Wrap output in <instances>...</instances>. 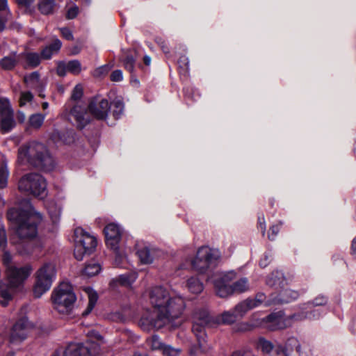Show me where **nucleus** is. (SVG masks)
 Returning <instances> with one entry per match:
<instances>
[{"mask_svg": "<svg viewBox=\"0 0 356 356\" xmlns=\"http://www.w3.org/2000/svg\"><path fill=\"white\" fill-rule=\"evenodd\" d=\"M68 72L77 75L82 70L81 64L78 60H72L67 63Z\"/></svg>", "mask_w": 356, "mask_h": 356, "instance_id": "43", "label": "nucleus"}, {"mask_svg": "<svg viewBox=\"0 0 356 356\" xmlns=\"http://www.w3.org/2000/svg\"><path fill=\"white\" fill-rule=\"evenodd\" d=\"M7 245V236L4 227L0 225V248L4 250Z\"/></svg>", "mask_w": 356, "mask_h": 356, "instance_id": "52", "label": "nucleus"}, {"mask_svg": "<svg viewBox=\"0 0 356 356\" xmlns=\"http://www.w3.org/2000/svg\"><path fill=\"white\" fill-rule=\"evenodd\" d=\"M155 253L156 250L154 248H150L149 246L137 245L136 254L140 262L143 264H152L154 261Z\"/></svg>", "mask_w": 356, "mask_h": 356, "instance_id": "24", "label": "nucleus"}, {"mask_svg": "<svg viewBox=\"0 0 356 356\" xmlns=\"http://www.w3.org/2000/svg\"><path fill=\"white\" fill-rule=\"evenodd\" d=\"M32 267L29 265L24 266H10L5 269L4 286L8 289L15 293L23 290L24 283L32 272Z\"/></svg>", "mask_w": 356, "mask_h": 356, "instance_id": "8", "label": "nucleus"}, {"mask_svg": "<svg viewBox=\"0 0 356 356\" xmlns=\"http://www.w3.org/2000/svg\"><path fill=\"white\" fill-rule=\"evenodd\" d=\"M67 64L65 62H60L58 63L57 67V74L60 76H64L67 72H68L67 70Z\"/></svg>", "mask_w": 356, "mask_h": 356, "instance_id": "57", "label": "nucleus"}, {"mask_svg": "<svg viewBox=\"0 0 356 356\" xmlns=\"http://www.w3.org/2000/svg\"><path fill=\"white\" fill-rule=\"evenodd\" d=\"M20 61V54L12 51L9 55L0 59V67L6 70H13Z\"/></svg>", "mask_w": 356, "mask_h": 356, "instance_id": "26", "label": "nucleus"}, {"mask_svg": "<svg viewBox=\"0 0 356 356\" xmlns=\"http://www.w3.org/2000/svg\"><path fill=\"white\" fill-rule=\"evenodd\" d=\"M186 286L188 291L193 294H200L204 290L202 282L195 276H192L186 280Z\"/></svg>", "mask_w": 356, "mask_h": 356, "instance_id": "27", "label": "nucleus"}, {"mask_svg": "<svg viewBox=\"0 0 356 356\" xmlns=\"http://www.w3.org/2000/svg\"><path fill=\"white\" fill-rule=\"evenodd\" d=\"M62 46V43L60 40L56 39L54 42L47 46L41 52V57L44 59H49L51 58L54 54L57 53Z\"/></svg>", "mask_w": 356, "mask_h": 356, "instance_id": "31", "label": "nucleus"}, {"mask_svg": "<svg viewBox=\"0 0 356 356\" xmlns=\"http://www.w3.org/2000/svg\"><path fill=\"white\" fill-rule=\"evenodd\" d=\"M257 348L264 353H268L273 350V346L270 341L264 338H260L257 342Z\"/></svg>", "mask_w": 356, "mask_h": 356, "instance_id": "45", "label": "nucleus"}, {"mask_svg": "<svg viewBox=\"0 0 356 356\" xmlns=\"http://www.w3.org/2000/svg\"><path fill=\"white\" fill-rule=\"evenodd\" d=\"M156 42L161 47L164 54H167L170 53L167 42L163 38H156Z\"/></svg>", "mask_w": 356, "mask_h": 356, "instance_id": "58", "label": "nucleus"}, {"mask_svg": "<svg viewBox=\"0 0 356 356\" xmlns=\"http://www.w3.org/2000/svg\"><path fill=\"white\" fill-rule=\"evenodd\" d=\"M278 356H300V344L295 337L289 338L284 347L277 350Z\"/></svg>", "mask_w": 356, "mask_h": 356, "instance_id": "19", "label": "nucleus"}, {"mask_svg": "<svg viewBox=\"0 0 356 356\" xmlns=\"http://www.w3.org/2000/svg\"><path fill=\"white\" fill-rule=\"evenodd\" d=\"M161 351L164 356H179L181 353L179 348H175L170 345H165Z\"/></svg>", "mask_w": 356, "mask_h": 356, "instance_id": "48", "label": "nucleus"}, {"mask_svg": "<svg viewBox=\"0 0 356 356\" xmlns=\"http://www.w3.org/2000/svg\"><path fill=\"white\" fill-rule=\"evenodd\" d=\"M104 233L106 245L115 252V262L118 263V249L121 239V229L118 225L110 223L104 228Z\"/></svg>", "mask_w": 356, "mask_h": 356, "instance_id": "16", "label": "nucleus"}, {"mask_svg": "<svg viewBox=\"0 0 356 356\" xmlns=\"http://www.w3.org/2000/svg\"><path fill=\"white\" fill-rule=\"evenodd\" d=\"M79 11V7L74 4L67 10L66 17L69 19H74L77 16Z\"/></svg>", "mask_w": 356, "mask_h": 356, "instance_id": "55", "label": "nucleus"}, {"mask_svg": "<svg viewBox=\"0 0 356 356\" xmlns=\"http://www.w3.org/2000/svg\"><path fill=\"white\" fill-rule=\"evenodd\" d=\"M258 224L259 227L262 232V234L264 235L266 232V223L264 217H259L258 218Z\"/></svg>", "mask_w": 356, "mask_h": 356, "instance_id": "63", "label": "nucleus"}, {"mask_svg": "<svg viewBox=\"0 0 356 356\" xmlns=\"http://www.w3.org/2000/svg\"><path fill=\"white\" fill-rule=\"evenodd\" d=\"M62 36L67 40H73V35L72 31L66 27L60 29Z\"/></svg>", "mask_w": 356, "mask_h": 356, "instance_id": "61", "label": "nucleus"}, {"mask_svg": "<svg viewBox=\"0 0 356 356\" xmlns=\"http://www.w3.org/2000/svg\"><path fill=\"white\" fill-rule=\"evenodd\" d=\"M254 308L250 302V298L240 302L234 308L237 316L241 318L243 317L248 311Z\"/></svg>", "mask_w": 356, "mask_h": 356, "instance_id": "32", "label": "nucleus"}, {"mask_svg": "<svg viewBox=\"0 0 356 356\" xmlns=\"http://www.w3.org/2000/svg\"><path fill=\"white\" fill-rule=\"evenodd\" d=\"M250 290V284L247 277H241L231 284L227 292H222V296H231L234 293H242Z\"/></svg>", "mask_w": 356, "mask_h": 356, "instance_id": "23", "label": "nucleus"}, {"mask_svg": "<svg viewBox=\"0 0 356 356\" xmlns=\"http://www.w3.org/2000/svg\"><path fill=\"white\" fill-rule=\"evenodd\" d=\"M254 323H253L251 325H250L248 323H240L238 325V330H240V331H246V330H250L252 327H254L253 325Z\"/></svg>", "mask_w": 356, "mask_h": 356, "instance_id": "64", "label": "nucleus"}, {"mask_svg": "<svg viewBox=\"0 0 356 356\" xmlns=\"http://www.w3.org/2000/svg\"><path fill=\"white\" fill-rule=\"evenodd\" d=\"M86 292L88 293L89 300L86 310L83 312V316H87L92 312L98 299L97 293L95 291L88 289Z\"/></svg>", "mask_w": 356, "mask_h": 356, "instance_id": "36", "label": "nucleus"}, {"mask_svg": "<svg viewBox=\"0 0 356 356\" xmlns=\"http://www.w3.org/2000/svg\"><path fill=\"white\" fill-rule=\"evenodd\" d=\"M2 261L3 265L5 266V269H7V268L9 267L10 266H16L15 264L12 263V257L10 254L7 251H5L3 254Z\"/></svg>", "mask_w": 356, "mask_h": 356, "instance_id": "56", "label": "nucleus"}, {"mask_svg": "<svg viewBox=\"0 0 356 356\" xmlns=\"http://www.w3.org/2000/svg\"><path fill=\"white\" fill-rule=\"evenodd\" d=\"M123 63L124 68L128 70L131 74L134 72L135 58L131 54H127L120 58Z\"/></svg>", "mask_w": 356, "mask_h": 356, "instance_id": "40", "label": "nucleus"}, {"mask_svg": "<svg viewBox=\"0 0 356 356\" xmlns=\"http://www.w3.org/2000/svg\"><path fill=\"white\" fill-rule=\"evenodd\" d=\"M49 216L54 223H56L60 220V209H55V210H52L51 209H49L48 210Z\"/></svg>", "mask_w": 356, "mask_h": 356, "instance_id": "54", "label": "nucleus"}, {"mask_svg": "<svg viewBox=\"0 0 356 356\" xmlns=\"http://www.w3.org/2000/svg\"><path fill=\"white\" fill-rule=\"evenodd\" d=\"M34 327V325L26 317L19 319L12 327L10 340L11 343H21L24 341Z\"/></svg>", "mask_w": 356, "mask_h": 356, "instance_id": "13", "label": "nucleus"}, {"mask_svg": "<svg viewBox=\"0 0 356 356\" xmlns=\"http://www.w3.org/2000/svg\"><path fill=\"white\" fill-rule=\"evenodd\" d=\"M17 161L20 165L29 164L45 171L51 170L54 161L47 147L42 143L31 141L18 149Z\"/></svg>", "mask_w": 356, "mask_h": 356, "instance_id": "3", "label": "nucleus"}, {"mask_svg": "<svg viewBox=\"0 0 356 356\" xmlns=\"http://www.w3.org/2000/svg\"><path fill=\"white\" fill-rule=\"evenodd\" d=\"M33 95L31 92H21L20 98H19V106H23L26 105L28 102H31L33 99Z\"/></svg>", "mask_w": 356, "mask_h": 356, "instance_id": "50", "label": "nucleus"}, {"mask_svg": "<svg viewBox=\"0 0 356 356\" xmlns=\"http://www.w3.org/2000/svg\"><path fill=\"white\" fill-rule=\"evenodd\" d=\"M51 299L56 310L61 314H68L74 307L76 296L72 284L63 282L54 289Z\"/></svg>", "mask_w": 356, "mask_h": 356, "instance_id": "4", "label": "nucleus"}, {"mask_svg": "<svg viewBox=\"0 0 356 356\" xmlns=\"http://www.w3.org/2000/svg\"><path fill=\"white\" fill-rule=\"evenodd\" d=\"M111 70V67L108 65H104L97 67L94 72V76H102L106 74Z\"/></svg>", "mask_w": 356, "mask_h": 356, "instance_id": "53", "label": "nucleus"}, {"mask_svg": "<svg viewBox=\"0 0 356 356\" xmlns=\"http://www.w3.org/2000/svg\"><path fill=\"white\" fill-rule=\"evenodd\" d=\"M86 107L81 102H77L70 109V114L76 124V127L82 129L90 122V118Z\"/></svg>", "mask_w": 356, "mask_h": 356, "instance_id": "17", "label": "nucleus"}, {"mask_svg": "<svg viewBox=\"0 0 356 356\" xmlns=\"http://www.w3.org/2000/svg\"><path fill=\"white\" fill-rule=\"evenodd\" d=\"M16 293H17L8 289V288L4 286L3 282H0V296L3 298V300L0 301V305L2 307H7L9 301L13 299L14 295Z\"/></svg>", "mask_w": 356, "mask_h": 356, "instance_id": "34", "label": "nucleus"}, {"mask_svg": "<svg viewBox=\"0 0 356 356\" xmlns=\"http://www.w3.org/2000/svg\"><path fill=\"white\" fill-rule=\"evenodd\" d=\"M46 188L45 179L38 173L25 175L18 183V188L20 191L40 198H43L47 195Z\"/></svg>", "mask_w": 356, "mask_h": 356, "instance_id": "9", "label": "nucleus"}, {"mask_svg": "<svg viewBox=\"0 0 356 356\" xmlns=\"http://www.w3.org/2000/svg\"><path fill=\"white\" fill-rule=\"evenodd\" d=\"M89 339L84 343H71L65 348L63 356H97L100 352L103 337L96 331H90Z\"/></svg>", "mask_w": 356, "mask_h": 356, "instance_id": "5", "label": "nucleus"}, {"mask_svg": "<svg viewBox=\"0 0 356 356\" xmlns=\"http://www.w3.org/2000/svg\"><path fill=\"white\" fill-rule=\"evenodd\" d=\"M315 307L311 306L309 309H304V304L302 305L300 311L293 314V318L296 321H302L305 320H318L323 314V312L320 309H316Z\"/></svg>", "mask_w": 356, "mask_h": 356, "instance_id": "20", "label": "nucleus"}, {"mask_svg": "<svg viewBox=\"0 0 356 356\" xmlns=\"http://www.w3.org/2000/svg\"><path fill=\"white\" fill-rule=\"evenodd\" d=\"M8 170L6 163H3L0 167V188L6 187L8 177Z\"/></svg>", "mask_w": 356, "mask_h": 356, "instance_id": "44", "label": "nucleus"}, {"mask_svg": "<svg viewBox=\"0 0 356 356\" xmlns=\"http://www.w3.org/2000/svg\"><path fill=\"white\" fill-rule=\"evenodd\" d=\"M236 273L233 270L228 272L216 273L211 278V282L215 287L216 294L220 298H227V296H222V292H227L229 288L231 287L229 284L236 277Z\"/></svg>", "mask_w": 356, "mask_h": 356, "instance_id": "14", "label": "nucleus"}, {"mask_svg": "<svg viewBox=\"0 0 356 356\" xmlns=\"http://www.w3.org/2000/svg\"><path fill=\"white\" fill-rule=\"evenodd\" d=\"M265 282L268 286L275 289L277 292L288 285L284 273L280 270H274L270 273L266 277Z\"/></svg>", "mask_w": 356, "mask_h": 356, "instance_id": "18", "label": "nucleus"}, {"mask_svg": "<svg viewBox=\"0 0 356 356\" xmlns=\"http://www.w3.org/2000/svg\"><path fill=\"white\" fill-rule=\"evenodd\" d=\"M20 60L25 68H35L40 65L41 58L38 53L24 52L20 54Z\"/></svg>", "mask_w": 356, "mask_h": 356, "instance_id": "25", "label": "nucleus"}, {"mask_svg": "<svg viewBox=\"0 0 356 356\" xmlns=\"http://www.w3.org/2000/svg\"><path fill=\"white\" fill-rule=\"evenodd\" d=\"M124 109V102L121 99H115L110 104V110L115 119H119L123 115Z\"/></svg>", "mask_w": 356, "mask_h": 356, "instance_id": "33", "label": "nucleus"}, {"mask_svg": "<svg viewBox=\"0 0 356 356\" xmlns=\"http://www.w3.org/2000/svg\"><path fill=\"white\" fill-rule=\"evenodd\" d=\"M277 293V294L274 293L273 296L275 304L288 303L296 300L299 296L298 291L288 289L286 286L280 289Z\"/></svg>", "mask_w": 356, "mask_h": 356, "instance_id": "21", "label": "nucleus"}, {"mask_svg": "<svg viewBox=\"0 0 356 356\" xmlns=\"http://www.w3.org/2000/svg\"><path fill=\"white\" fill-rule=\"evenodd\" d=\"M178 65L179 67L183 71V72L186 73L189 67V60L188 57L186 56H180L178 60Z\"/></svg>", "mask_w": 356, "mask_h": 356, "instance_id": "51", "label": "nucleus"}, {"mask_svg": "<svg viewBox=\"0 0 356 356\" xmlns=\"http://www.w3.org/2000/svg\"><path fill=\"white\" fill-rule=\"evenodd\" d=\"M327 298L325 296L320 295L316 297L313 300L307 302L304 304V309H307L311 307V306L318 307V306H324L327 302Z\"/></svg>", "mask_w": 356, "mask_h": 356, "instance_id": "41", "label": "nucleus"}, {"mask_svg": "<svg viewBox=\"0 0 356 356\" xmlns=\"http://www.w3.org/2000/svg\"><path fill=\"white\" fill-rule=\"evenodd\" d=\"M100 270V265L95 261H91L85 266L83 270V274L88 277H92L98 274Z\"/></svg>", "mask_w": 356, "mask_h": 356, "instance_id": "39", "label": "nucleus"}, {"mask_svg": "<svg viewBox=\"0 0 356 356\" xmlns=\"http://www.w3.org/2000/svg\"><path fill=\"white\" fill-rule=\"evenodd\" d=\"M24 80L29 88L38 90L41 88L40 76L38 72H33L24 76Z\"/></svg>", "mask_w": 356, "mask_h": 356, "instance_id": "30", "label": "nucleus"}, {"mask_svg": "<svg viewBox=\"0 0 356 356\" xmlns=\"http://www.w3.org/2000/svg\"><path fill=\"white\" fill-rule=\"evenodd\" d=\"M138 278V273L135 271L127 273L120 275L119 276L112 279L110 282V286L113 288L118 285L129 287Z\"/></svg>", "mask_w": 356, "mask_h": 356, "instance_id": "22", "label": "nucleus"}, {"mask_svg": "<svg viewBox=\"0 0 356 356\" xmlns=\"http://www.w3.org/2000/svg\"><path fill=\"white\" fill-rule=\"evenodd\" d=\"M45 115L42 113H35L31 115L29 118V126L34 129H39L45 119Z\"/></svg>", "mask_w": 356, "mask_h": 356, "instance_id": "37", "label": "nucleus"}, {"mask_svg": "<svg viewBox=\"0 0 356 356\" xmlns=\"http://www.w3.org/2000/svg\"><path fill=\"white\" fill-rule=\"evenodd\" d=\"M280 231V225H275L270 227V233L268 234V238L270 240H274L275 237L277 236L278 232Z\"/></svg>", "mask_w": 356, "mask_h": 356, "instance_id": "60", "label": "nucleus"}, {"mask_svg": "<svg viewBox=\"0 0 356 356\" xmlns=\"http://www.w3.org/2000/svg\"><path fill=\"white\" fill-rule=\"evenodd\" d=\"M74 257L77 260H82L86 254H90L97 245L96 238L85 232L81 227L74 230Z\"/></svg>", "mask_w": 356, "mask_h": 356, "instance_id": "10", "label": "nucleus"}, {"mask_svg": "<svg viewBox=\"0 0 356 356\" xmlns=\"http://www.w3.org/2000/svg\"><path fill=\"white\" fill-rule=\"evenodd\" d=\"M148 344L152 350H162L165 344L162 343L160 338L157 335L152 336L148 340Z\"/></svg>", "mask_w": 356, "mask_h": 356, "instance_id": "46", "label": "nucleus"}, {"mask_svg": "<svg viewBox=\"0 0 356 356\" xmlns=\"http://www.w3.org/2000/svg\"><path fill=\"white\" fill-rule=\"evenodd\" d=\"M149 299L153 312L144 315L139 321L140 326L146 331L167 325L176 326L175 321L182 317L186 308L184 297L161 286L151 289Z\"/></svg>", "mask_w": 356, "mask_h": 356, "instance_id": "1", "label": "nucleus"}, {"mask_svg": "<svg viewBox=\"0 0 356 356\" xmlns=\"http://www.w3.org/2000/svg\"><path fill=\"white\" fill-rule=\"evenodd\" d=\"M35 282L33 286V296L40 298L48 291L56 278V265L53 262L43 264L35 272Z\"/></svg>", "mask_w": 356, "mask_h": 356, "instance_id": "6", "label": "nucleus"}, {"mask_svg": "<svg viewBox=\"0 0 356 356\" xmlns=\"http://www.w3.org/2000/svg\"><path fill=\"white\" fill-rule=\"evenodd\" d=\"M14 113L13 110L11 108L10 103L8 99L1 98L0 99V115L5 116L10 114Z\"/></svg>", "mask_w": 356, "mask_h": 356, "instance_id": "42", "label": "nucleus"}, {"mask_svg": "<svg viewBox=\"0 0 356 356\" xmlns=\"http://www.w3.org/2000/svg\"><path fill=\"white\" fill-rule=\"evenodd\" d=\"M123 79L122 72L120 70L113 71L111 74V80L112 81H120Z\"/></svg>", "mask_w": 356, "mask_h": 356, "instance_id": "59", "label": "nucleus"}, {"mask_svg": "<svg viewBox=\"0 0 356 356\" xmlns=\"http://www.w3.org/2000/svg\"><path fill=\"white\" fill-rule=\"evenodd\" d=\"M7 218L19 238H33L37 235V227L41 222L42 215L37 212L30 201L23 200L18 207L10 209Z\"/></svg>", "mask_w": 356, "mask_h": 356, "instance_id": "2", "label": "nucleus"}, {"mask_svg": "<svg viewBox=\"0 0 356 356\" xmlns=\"http://www.w3.org/2000/svg\"><path fill=\"white\" fill-rule=\"evenodd\" d=\"M271 261V257L267 254H265L259 261V266L261 268L266 267Z\"/></svg>", "mask_w": 356, "mask_h": 356, "instance_id": "62", "label": "nucleus"}, {"mask_svg": "<svg viewBox=\"0 0 356 356\" xmlns=\"http://www.w3.org/2000/svg\"><path fill=\"white\" fill-rule=\"evenodd\" d=\"M220 257L219 250L202 246L197 250L195 257L191 260L190 265L195 271L204 274L216 264Z\"/></svg>", "mask_w": 356, "mask_h": 356, "instance_id": "7", "label": "nucleus"}, {"mask_svg": "<svg viewBox=\"0 0 356 356\" xmlns=\"http://www.w3.org/2000/svg\"><path fill=\"white\" fill-rule=\"evenodd\" d=\"M238 316H237L236 313L234 312V309L233 310H229L225 311L223 313L221 314L220 316V322L223 324H232L235 323L237 320V318Z\"/></svg>", "mask_w": 356, "mask_h": 356, "instance_id": "38", "label": "nucleus"}, {"mask_svg": "<svg viewBox=\"0 0 356 356\" xmlns=\"http://www.w3.org/2000/svg\"><path fill=\"white\" fill-rule=\"evenodd\" d=\"M211 323V317L206 309H200L194 312L192 331L197 338L199 348L202 351L205 350L204 347L207 337L205 329L210 326Z\"/></svg>", "mask_w": 356, "mask_h": 356, "instance_id": "12", "label": "nucleus"}, {"mask_svg": "<svg viewBox=\"0 0 356 356\" xmlns=\"http://www.w3.org/2000/svg\"><path fill=\"white\" fill-rule=\"evenodd\" d=\"M83 94V91L82 86L80 84H77L72 90L71 100L79 102L81 99Z\"/></svg>", "mask_w": 356, "mask_h": 356, "instance_id": "49", "label": "nucleus"}, {"mask_svg": "<svg viewBox=\"0 0 356 356\" xmlns=\"http://www.w3.org/2000/svg\"><path fill=\"white\" fill-rule=\"evenodd\" d=\"M296 322L293 314L286 316L282 311L274 312L261 319H258L253 324L254 326L264 327L270 330L285 329Z\"/></svg>", "mask_w": 356, "mask_h": 356, "instance_id": "11", "label": "nucleus"}, {"mask_svg": "<svg viewBox=\"0 0 356 356\" xmlns=\"http://www.w3.org/2000/svg\"><path fill=\"white\" fill-rule=\"evenodd\" d=\"M88 110L95 118L104 120L108 117L110 104L107 99L96 96L90 99L88 105Z\"/></svg>", "mask_w": 356, "mask_h": 356, "instance_id": "15", "label": "nucleus"}, {"mask_svg": "<svg viewBox=\"0 0 356 356\" xmlns=\"http://www.w3.org/2000/svg\"><path fill=\"white\" fill-rule=\"evenodd\" d=\"M14 113L2 116L1 121V131L3 134L10 131L15 125L13 118Z\"/></svg>", "mask_w": 356, "mask_h": 356, "instance_id": "35", "label": "nucleus"}, {"mask_svg": "<svg viewBox=\"0 0 356 356\" xmlns=\"http://www.w3.org/2000/svg\"><path fill=\"white\" fill-rule=\"evenodd\" d=\"M0 17L4 19H9L11 17L8 0H0Z\"/></svg>", "mask_w": 356, "mask_h": 356, "instance_id": "47", "label": "nucleus"}, {"mask_svg": "<svg viewBox=\"0 0 356 356\" xmlns=\"http://www.w3.org/2000/svg\"><path fill=\"white\" fill-rule=\"evenodd\" d=\"M274 293H272L269 298H267L266 296L261 292L257 293L254 298H250V302L253 305L254 308L258 307L261 305L266 307H268L273 304H275L273 300Z\"/></svg>", "mask_w": 356, "mask_h": 356, "instance_id": "28", "label": "nucleus"}, {"mask_svg": "<svg viewBox=\"0 0 356 356\" xmlns=\"http://www.w3.org/2000/svg\"><path fill=\"white\" fill-rule=\"evenodd\" d=\"M37 6L41 14L48 15L54 13L56 3V0H38Z\"/></svg>", "mask_w": 356, "mask_h": 356, "instance_id": "29", "label": "nucleus"}]
</instances>
